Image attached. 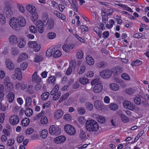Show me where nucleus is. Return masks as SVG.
Returning <instances> with one entry per match:
<instances>
[{"label": "nucleus", "instance_id": "nucleus-1", "mask_svg": "<svg viewBox=\"0 0 149 149\" xmlns=\"http://www.w3.org/2000/svg\"><path fill=\"white\" fill-rule=\"evenodd\" d=\"M86 128L90 132H96L99 129V125L97 123L93 120H88L86 123Z\"/></svg>", "mask_w": 149, "mask_h": 149}, {"label": "nucleus", "instance_id": "nucleus-2", "mask_svg": "<svg viewBox=\"0 0 149 149\" xmlns=\"http://www.w3.org/2000/svg\"><path fill=\"white\" fill-rule=\"evenodd\" d=\"M27 11L31 15L32 20L35 21L38 17V14L36 11V9L34 6L31 4H28L26 6Z\"/></svg>", "mask_w": 149, "mask_h": 149}, {"label": "nucleus", "instance_id": "nucleus-3", "mask_svg": "<svg viewBox=\"0 0 149 149\" xmlns=\"http://www.w3.org/2000/svg\"><path fill=\"white\" fill-rule=\"evenodd\" d=\"M19 20L18 18H12L10 20V24L12 28L15 30H18L19 28Z\"/></svg>", "mask_w": 149, "mask_h": 149}, {"label": "nucleus", "instance_id": "nucleus-4", "mask_svg": "<svg viewBox=\"0 0 149 149\" xmlns=\"http://www.w3.org/2000/svg\"><path fill=\"white\" fill-rule=\"evenodd\" d=\"M66 132L70 135H74L76 133V130L74 127L70 125H65L64 127Z\"/></svg>", "mask_w": 149, "mask_h": 149}, {"label": "nucleus", "instance_id": "nucleus-5", "mask_svg": "<svg viewBox=\"0 0 149 149\" xmlns=\"http://www.w3.org/2000/svg\"><path fill=\"white\" fill-rule=\"evenodd\" d=\"M49 132L51 134L58 135L60 133L61 130L59 127L52 125L50 127Z\"/></svg>", "mask_w": 149, "mask_h": 149}, {"label": "nucleus", "instance_id": "nucleus-6", "mask_svg": "<svg viewBox=\"0 0 149 149\" xmlns=\"http://www.w3.org/2000/svg\"><path fill=\"white\" fill-rule=\"evenodd\" d=\"M28 45L30 47L32 48L36 52H38L40 50V45L36 41H29Z\"/></svg>", "mask_w": 149, "mask_h": 149}, {"label": "nucleus", "instance_id": "nucleus-7", "mask_svg": "<svg viewBox=\"0 0 149 149\" xmlns=\"http://www.w3.org/2000/svg\"><path fill=\"white\" fill-rule=\"evenodd\" d=\"M123 107L130 110L133 111L135 108V105L128 100L125 101L123 103Z\"/></svg>", "mask_w": 149, "mask_h": 149}, {"label": "nucleus", "instance_id": "nucleus-8", "mask_svg": "<svg viewBox=\"0 0 149 149\" xmlns=\"http://www.w3.org/2000/svg\"><path fill=\"white\" fill-rule=\"evenodd\" d=\"M113 72L109 70H106L101 71L100 76L103 78L107 79L109 78Z\"/></svg>", "mask_w": 149, "mask_h": 149}, {"label": "nucleus", "instance_id": "nucleus-9", "mask_svg": "<svg viewBox=\"0 0 149 149\" xmlns=\"http://www.w3.org/2000/svg\"><path fill=\"white\" fill-rule=\"evenodd\" d=\"M45 24L41 20H38L36 22V25L38 31L42 33L44 31V26Z\"/></svg>", "mask_w": 149, "mask_h": 149}, {"label": "nucleus", "instance_id": "nucleus-10", "mask_svg": "<svg viewBox=\"0 0 149 149\" xmlns=\"http://www.w3.org/2000/svg\"><path fill=\"white\" fill-rule=\"evenodd\" d=\"M9 121L12 125H15L19 122V118L17 115H13L10 117Z\"/></svg>", "mask_w": 149, "mask_h": 149}, {"label": "nucleus", "instance_id": "nucleus-11", "mask_svg": "<svg viewBox=\"0 0 149 149\" xmlns=\"http://www.w3.org/2000/svg\"><path fill=\"white\" fill-rule=\"evenodd\" d=\"M41 81V78L38 75L37 72H35L32 76V81L33 82L40 83Z\"/></svg>", "mask_w": 149, "mask_h": 149}, {"label": "nucleus", "instance_id": "nucleus-12", "mask_svg": "<svg viewBox=\"0 0 149 149\" xmlns=\"http://www.w3.org/2000/svg\"><path fill=\"white\" fill-rule=\"evenodd\" d=\"M74 46L73 44H65L63 46L62 48L63 51L66 52H69L74 48Z\"/></svg>", "mask_w": 149, "mask_h": 149}, {"label": "nucleus", "instance_id": "nucleus-13", "mask_svg": "<svg viewBox=\"0 0 149 149\" xmlns=\"http://www.w3.org/2000/svg\"><path fill=\"white\" fill-rule=\"evenodd\" d=\"M103 86L100 84H97L93 88V91L96 93L101 92L102 90Z\"/></svg>", "mask_w": 149, "mask_h": 149}, {"label": "nucleus", "instance_id": "nucleus-14", "mask_svg": "<svg viewBox=\"0 0 149 149\" xmlns=\"http://www.w3.org/2000/svg\"><path fill=\"white\" fill-rule=\"evenodd\" d=\"M45 25L47 26V30H51L54 28V20L52 19H50L45 24Z\"/></svg>", "mask_w": 149, "mask_h": 149}, {"label": "nucleus", "instance_id": "nucleus-15", "mask_svg": "<svg viewBox=\"0 0 149 149\" xmlns=\"http://www.w3.org/2000/svg\"><path fill=\"white\" fill-rule=\"evenodd\" d=\"M66 137L64 136H60L55 138L54 140L55 143H61L64 142Z\"/></svg>", "mask_w": 149, "mask_h": 149}, {"label": "nucleus", "instance_id": "nucleus-16", "mask_svg": "<svg viewBox=\"0 0 149 149\" xmlns=\"http://www.w3.org/2000/svg\"><path fill=\"white\" fill-rule=\"evenodd\" d=\"M15 76L16 78L19 80H21L22 77L20 69L19 68H17L15 69Z\"/></svg>", "mask_w": 149, "mask_h": 149}, {"label": "nucleus", "instance_id": "nucleus-17", "mask_svg": "<svg viewBox=\"0 0 149 149\" xmlns=\"http://www.w3.org/2000/svg\"><path fill=\"white\" fill-rule=\"evenodd\" d=\"M5 14L8 17H11L13 15V12L11 8L8 6H6L4 8Z\"/></svg>", "mask_w": 149, "mask_h": 149}, {"label": "nucleus", "instance_id": "nucleus-18", "mask_svg": "<svg viewBox=\"0 0 149 149\" xmlns=\"http://www.w3.org/2000/svg\"><path fill=\"white\" fill-rule=\"evenodd\" d=\"M28 58L27 55L25 53H22L20 54L17 59L18 63L21 62L22 61L25 60Z\"/></svg>", "mask_w": 149, "mask_h": 149}, {"label": "nucleus", "instance_id": "nucleus-19", "mask_svg": "<svg viewBox=\"0 0 149 149\" xmlns=\"http://www.w3.org/2000/svg\"><path fill=\"white\" fill-rule=\"evenodd\" d=\"M94 106L95 108L98 110H102V108L104 107V105L100 101L97 100L95 102Z\"/></svg>", "mask_w": 149, "mask_h": 149}, {"label": "nucleus", "instance_id": "nucleus-20", "mask_svg": "<svg viewBox=\"0 0 149 149\" xmlns=\"http://www.w3.org/2000/svg\"><path fill=\"white\" fill-rule=\"evenodd\" d=\"M63 115V111L61 109L57 110L54 113V117L55 118L57 119L61 118Z\"/></svg>", "mask_w": 149, "mask_h": 149}, {"label": "nucleus", "instance_id": "nucleus-21", "mask_svg": "<svg viewBox=\"0 0 149 149\" xmlns=\"http://www.w3.org/2000/svg\"><path fill=\"white\" fill-rule=\"evenodd\" d=\"M7 68L10 70H13L14 68V65L10 59H7L6 62Z\"/></svg>", "mask_w": 149, "mask_h": 149}, {"label": "nucleus", "instance_id": "nucleus-22", "mask_svg": "<svg viewBox=\"0 0 149 149\" xmlns=\"http://www.w3.org/2000/svg\"><path fill=\"white\" fill-rule=\"evenodd\" d=\"M15 97V95L12 92H10L6 96L8 101L10 103L13 102Z\"/></svg>", "mask_w": 149, "mask_h": 149}, {"label": "nucleus", "instance_id": "nucleus-23", "mask_svg": "<svg viewBox=\"0 0 149 149\" xmlns=\"http://www.w3.org/2000/svg\"><path fill=\"white\" fill-rule=\"evenodd\" d=\"M18 20H19V27L20 26L23 27L26 25V22L25 19L23 17L19 16L18 17Z\"/></svg>", "mask_w": 149, "mask_h": 149}, {"label": "nucleus", "instance_id": "nucleus-24", "mask_svg": "<svg viewBox=\"0 0 149 149\" xmlns=\"http://www.w3.org/2000/svg\"><path fill=\"white\" fill-rule=\"evenodd\" d=\"M119 114L120 116L121 120L124 123H127L129 121V119L125 115L123 114L122 111H119Z\"/></svg>", "mask_w": 149, "mask_h": 149}, {"label": "nucleus", "instance_id": "nucleus-25", "mask_svg": "<svg viewBox=\"0 0 149 149\" xmlns=\"http://www.w3.org/2000/svg\"><path fill=\"white\" fill-rule=\"evenodd\" d=\"M59 85L58 84H56L51 91V95H54V94H58V92L61 93L60 91H59Z\"/></svg>", "mask_w": 149, "mask_h": 149}, {"label": "nucleus", "instance_id": "nucleus-26", "mask_svg": "<svg viewBox=\"0 0 149 149\" xmlns=\"http://www.w3.org/2000/svg\"><path fill=\"white\" fill-rule=\"evenodd\" d=\"M86 62L88 65H91L94 64V59L91 56H87L86 57Z\"/></svg>", "mask_w": 149, "mask_h": 149}, {"label": "nucleus", "instance_id": "nucleus-27", "mask_svg": "<svg viewBox=\"0 0 149 149\" xmlns=\"http://www.w3.org/2000/svg\"><path fill=\"white\" fill-rule=\"evenodd\" d=\"M9 39L11 44L14 45L17 42V38L14 35H12L10 36Z\"/></svg>", "mask_w": 149, "mask_h": 149}, {"label": "nucleus", "instance_id": "nucleus-28", "mask_svg": "<svg viewBox=\"0 0 149 149\" xmlns=\"http://www.w3.org/2000/svg\"><path fill=\"white\" fill-rule=\"evenodd\" d=\"M55 50V49L54 48L49 49L46 52V56L49 57L52 56H53Z\"/></svg>", "mask_w": 149, "mask_h": 149}, {"label": "nucleus", "instance_id": "nucleus-29", "mask_svg": "<svg viewBox=\"0 0 149 149\" xmlns=\"http://www.w3.org/2000/svg\"><path fill=\"white\" fill-rule=\"evenodd\" d=\"M26 109L25 110L26 115L28 117L32 115L33 111L32 110L28 107H25Z\"/></svg>", "mask_w": 149, "mask_h": 149}, {"label": "nucleus", "instance_id": "nucleus-30", "mask_svg": "<svg viewBox=\"0 0 149 149\" xmlns=\"http://www.w3.org/2000/svg\"><path fill=\"white\" fill-rule=\"evenodd\" d=\"M109 87L111 90L114 91L118 90L119 88V85L118 84L115 83L111 84Z\"/></svg>", "mask_w": 149, "mask_h": 149}, {"label": "nucleus", "instance_id": "nucleus-31", "mask_svg": "<svg viewBox=\"0 0 149 149\" xmlns=\"http://www.w3.org/2000/svg\"><path fill=\"white\" fill-rule=\"evenodd\" d=\"M142 96H136L134 99V102L135 104L138 105L141 104V98Z\"/></svg>", "mask_w": 149, "mask_h": 149}, {"label": "nucleus", "instance_id": "nucleus-32", "mask_svg": "<svg viewBox=\"0 0 149 149\" xmlns=\"http://www.w3.org/2000/svg\"><path fill=\"white\" fill-rule=\"evenodd\" d=\"M79 81L83 85H86L88 83L89 80L88 79L84 77L79 78Z\"/></svg>", "mask_w": 149, "mask_h": 149}, {"label": "nucleus", "instance_id": "nucleus-33", "mask_svg": "<svg viewBox=\"0 0 149 149\" xmlns=\"http://www.w3.org/2000/svg\"><path fill=\"white\" fill-rule=\"evenodd\" d=\"M56 78L54 76H51L47 80V82L48 84H53L56 81Z\"/></svg>", "mask_w": 149, "mask_h": 149}, {"label": "nucleus", "instance_id": "nucleus-34", "mask_svg": "<svg viewBox=\"0 0 149 149\" xmlns=\"http://www.w3.org/2000/svg\"><path fill=\"white\" fill-rule=\"evenodd\" d=\"M93 31L95 32L99 36L100 38H101L102 31L98 27H95L93 29Z\"/></svg>", "mask_w": 149, "mask_h": 149}, {"label": "nucleus", "instance_id": "nucleus-35", "mask_svg": "<svg viewBox=\"0 0 149 149\" xmlns=\"http://www.w3.org/2000/svg\"><path fill=\"white\" fill-rule=\"evenodd\" d=\"M12 54L14 56L17 55L19 53V50L17 47H13L11 49Z\"/></svg>", "mask_w": 149, "mask_h": 149}, {"label": "nucleus", "instance_id": "nucleus-36", "mask_svg": "<svg viewBox=\"0 0 149 149\" xmlns=\"http://www.w3.org/2000/svg\"><path fill=\"white\" fill-rule=\"evenodd\" d=\"M30 123V120L27 118L23 119L21 122V124L23 126H27Z\"/></svg>", "mask_w": 149, "mask_h": 149}, {"label": "nucleus", "instance_id": "nucleus-37", "mask_svg": "<svg viewBox=\"0 0 149 149\" xmlns=\"http://www.w3.org/2000/svg\"><path fill=\"white\" fill-rule=\"evenodd\" d=\"M61 55V52L59 50H57L56 51H54L53 57L55 58H58L60 57Z\"/></svg>", "mask_w": 149, "mask_h": 149}, {"label": "nucleus", "instance_id": "nucleus-38", "mask_svg": "<svg viewBox=\"0 0 149 149\" xmlns=\"http://www.w3.org/2000/svg\"><path fill=\"white\" fill-rule=\"evenodd\" d=\"M49 95V93L45 92L41 94V98L42 100H45L47 99Z\"/></svg>", "mask_w": 149, "mask_h": 149}, {"label": "nucleus", "instance_id": "nucleus-39", "mask_svg": "<svg viewBox=\"0 0 149 149\" xmlns=\"http://www.w3.org/2000/svg\"><path fill=\"white\" fill-rule=\"evenodd\" d=\"M77 111L78 113L81 115L84 114L86 112L85 109L83 107H79L77 108Z\"/></svg>", "mask_w": 149, "mask_h": 149}, {"label": "nucleus", "instance_id": "nucleus-40", "mask_svg": "<svg viewBox=\"0 0 149 149\" xmlns=\"http://www.w3.org/2000/svg\"><path fill=\"white\" fill-rule=\"evenodd\" d=\"M26 42L23 39H21L19 42L17 43V45L20 48L23 47L26 45Z\"/></svg>", "mask_w": 149, "mask_h": 149}, {"label": "nucleus", "instance_id": "nucleus-41", "mask_svg": "<svg viewBox=\"0 0 149 149\" xmlns=\"http://www.w3.org/2000/svg\"><path fill=\"white\" fill-rule=\"evenodd\" d=\"M31 103V99L30 97H27L26 100V104H25V107H29Z\"/></svg>", "mask_w": 149, "mask_h": 149}, {"label": "nucleus", "instance_id": "nucleus-42", "mask_svg": "<svg viewBox=\"0 0 149 149\" xmlns=\"http://www.w3.org/2000/svg\"><path fill=\"white\" fill-rule=\"evenodd\" d=\"M109 107L111 110L115 111L118 109V106L116 104L112 103L109 105Z\"/></svg>", "mask_w": 149, "mask_h": 149}, {"label": "nucleus", "instance_id": "nucleus-43", "mask_svg": "<svg viewBox=\"0 0 149 149\" xmlns=\"http://www.w3.org/2000/svg\"><path fill=\"white\" fill-rule=\"evenodd\" d=\"M85 106L87 109L88 111L92 110L93 108V105L92 104L88 102H86L85 104Z\"/></svg>", "mask_w": 149, "mask_h": 149}, {"label": "nucleus", "instance_id": "nucleus-44", "mask_svg": "<svg viewBox=\"0 0 149 149\" xmlns=\"http://www.w3.org/2000/svg\"><path fill=\"white\" fill-rule=\"evenodd\" d=\"M48 134V132L46 130H43L40 133V137L42 138H45L47 136Z\"/></svg>", "mask_w": 149, "mask_h": 149}, {"label": "nucleus", "instance_id": "nucleus-45", "mask_svg": "<svg viewBox=\"0 0 149 149\" xmlns=\"http://www.w3.org/2000/svg\"><path fill=\"white\" fill-rule=\"evenodd\" d=\"M42 58H43L41 56L36 55L34 58V61L35 62H39L42 60Z\"/></svg>", "mask_w": 149, "mask_h": 149}, {"label": "nucleus", "instance_id": "nucleus-46", "mask_svg": "<svg viewBox=\"0 0 149 149\" xmlns=\"http://www.w3.org/2000/svg\"><path fill=\"white\" fill-rule=\"evenodd\" d=\"M86 69V67L85 66L82 65L81 66L80 68H79L77 70V72L79 74H82L85 71Z\"/></svg>", "mask_w": 149, "mask_h": 149}, {"label": "nucleus", "instance_id": "nucleus-47", "mask_svg": "<svg viewBox=\"0 0 149 149\" xmlns=\"http://www.w3.org/2000/svg\"><path fill=\"white\" fill-rule=\"evenodd\" d=\"M76 66V60L75 59L71 61L70 62L69 67L73 69L75 68Z\"/></svg>", "mask_w": 149, "mask_h": 149}, {"label": "nucleus", "instance_id": "nucleus-48", "mask_svg": "<svg viewBox=\"0 0 149 149\" xmlns=\"http://www.w3.org/2000/svg\"><path fill=\"white\" fill-rule=\"evenodd\" d=\"M142 62L139 60H137L133 61L131 64L132 66H136L140 65L142 64Z\"/></svg>", "mask_w": 149, "mask_h": 149}, {"label": "nucleus", "instance_id": "nucleus-49", "mask_svg": "<svg viewBox=\"0 0 149 149\" xmlns=\"http://www.w3.org/2000/svg\"><path fill=\"white\" fill-rule=\"evenodd\" d=\"M122 79L125 80L129 81L130 80V76L126 73H123L121 75Z\"/></svg>", "mask_w": 149, "mask_h": 149}, {"label": "nucleus", "instance_id": "nucleus-50", "mask_svg": "<svg viewBox=\"0 0 149 149\" xmlns=\"http://www.w3.org/2000/svg\"><path fill=\"white\" fill-rule=\"evenodd\" d=\"M115 70V73L118 75L123 72V69L121 67H117Z\"/></svg>", "mask_w": 149, "mask_h": 149}, {"label": "nucleus", "instance_id": "nucleus-51", "mask_svg": "<svg viewBox=\"0 0 149 149\" xmlns=\"http://www.w3.org/2000/svg\"><path fill=\"white\" fill-rule=\"evenodd\" d=\"M97 120L99 123L102 124L105 122V119L102 116H98L97 117Z\"/></svg>", "mask_w": 149, "mask_h": 149}, {"label": "nucleus", "instance_id": "nucleus-52", "mask_svg": "<svg viewBox=\"0 0 149 149\" xmlns=\"http://www.w3.org/2000/svg\"><path fill=\"white\" fill-rule=\"evenodd\" d=\"M5 85H6V86H7V91L10 92L13 88V85L12 83H9L8 84H5Z\"/></svg>", "mask_w": 149, "mask_h": 149}, {"label": "nucleus", "instance_id": "nucleus-53", "mask_svg": "<svg viewBox=\"0 0 149 149\" xmlns=\"http://www.w3.org/2000/svg\"><path fill=\"white\" fill-rule=\"evenodd\" d=\"M69 96V94L68 93H66L64 95H63L60 98L59 100L60 102H62L66 99Z\"/></svg>", "mask_w": 149, "mask_h": 149}, {"label": "nucleus", "instance_id": "nucleus-54", "mask_svg": "<svg viewBox=\"0 0 149 149\" xmlns=\"http://www.w3.org/2000/svg\"><path fill=\"white\" fill-rule=\"evenodd\" d=\"M17 7L19 9V11L22 13H24L25 12V9L24 6L22 4H17Z\"/></svg>", "mask_w": 149, "mask_h": 149}, {"label": "nucleus", "instance_id": "nucleus-55", "mask_svg": "<svg viewBox=\"0 0 149 149\" xmlns=\"http://www.w3.org/2000/svg\"><path fill=\"white\" fill-rule=\"evenodd\" d=\"M56 35L55 33L54 32H50L47 35L48 38L51 39L54 38L56 37Z\"/></svg>", "mask_w": 149, "mask_h": 149}, {"label": "nucleus", "instance_id": "nucleus-56", "mask_svg": "<svg viewBox=\"0 0 149 149\" xmlns=\"http://www.w3.org/2000/svg\"><path fill=\"white\" fill-rule=\"evenodd\" d=\"M77 57L79 59H81L83 57V54L81 50H79L77 53Z\"/></svg>", "mask_w": 149, "mask_h": 149}, {"label": "nucleus", "instance_id": "nucleus-57", "mask_svg": "<svg viewBox=\"0 0 149 149\" xmlns=\"http://www.w3.org/2000/svg\"><path fill=\"white\" fill-rule=\"evenodd\" d=\"M47 118L45 116L42 117L41 119V123L42 124H45L48 122Z\"/></svg>", "mask_w": 149, "mask_h": 149}, {"label": "nucleus", "instance_id": "nucleus-58", "mask_svg": "<svg viewBox=\"0 0 149 149\" xmlns=\"http://www.w3.org/2000/svg\"><path fill=\"white\" fill-rule=\"evenodd\" d=\"M33 86L31 85H29L27 87V92L30 94H32L33 93L34 91L33 89Z\"/></svg>", "mask_w": 149, "mask_h": 149}, {"label": "nucleus", "instance_id": "nucleus-59", "mask_svg": "<svg viewBox=\"0 0 149 149\" xmlns=\"http://www.w3.org/2000/svg\"><path fill=\"white\" fill-rule=\"evenodd\" d=\"M48 17V15L46 14L44 15L42 17V22L44 24L45 23L47 22L49 20Z\"/></svg>", "mask_w": 149, "mask_h": 149}, {"label": "nucleus", "instance_id": "nucleus-60", "mask_svg": "<svg viewBox=\"0 0 149 149\" xmlns=\"http://www.w3.org/2000/svg\"><path fill=\"white\" fill-rule=\"evenodd\" d=\"M80 138L81 139H84L86 137L85 132L83 131H80L79 135Z\"/></svg>", "mask_w": 149, "mask_h": 149}, {"label": "nucleus", "instance_id": "nucleus-61", "mask_svg": "<svg viewBox=\"0 0 149 149\" xmlns=\"http://www.w3.org/2000/svg\"><path fill=\"white\" fill-rule=\"evenodd\" d=\"M5 22L6 19L4 15L2 14H0V23L4 24Z\"/></svg>", "mask_w": 149, "mask_h": 149}, {"label": "nucleus", "instance_id": "nucleus-62", "mask_svg": "<svg viewBox=\"0 0 149 149\" xmlns=\"http://www.w3.org/2000/svg\"><path fill=\"white\" fill-rule=\"evenodd\" d=\"M125 91L127 94L130 95H132L134 93V90L131 88H128L127 89H126Z\"/></svg>", "mask_w": 149, "mask_h": 149}, {"label": "nucleus", "instance_id": "nucleus-63", "mask_svg": "<svg viewBox=\"0 0 149 149\" xmlns=\"http://www.w3.org/2000/svg\"><path fill=\"white\" fill-rule=\"evenodd\" d=\"M63 118L65 120L67 121H69L71 120L72 117L70 115L66 114L64 115Z\"/></svg>", "mask_w": 149, "mask_h": 149}, {"label": "nucleus", "instance_id": "nucleus-64", "mask_svg": "<svg viewBox=\"0 0 149 149\" xmlns=\"http://www.w3.org/2000/svg\"><path fill=\"white\" fill-rule=\"evenodd\" d=\"M58 94H54L53 97V99L54 100H57L60 97L61 95V93L58 92Z\"/></svg>", "mask_w": 149, "mask_h": 149}]
</instances>
